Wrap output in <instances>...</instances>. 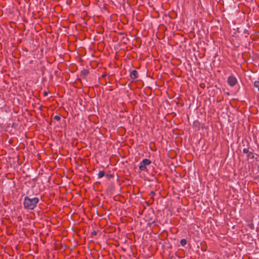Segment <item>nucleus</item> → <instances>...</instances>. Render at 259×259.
Instances as JSON below:
<instances>
[{
  "label": "nucleus",
  "instance_id": "nucleus-8",
  "mask_svg": "<svg viewBox=\"0 0 259 259\" xmlns=\"http://www.w3.org/2000/svg\"><path fill=\"white\" fill-rule=\"evenodd\" d=\"M243 152L244 153H247L248 152V149L247 148H244L243 149Z\"/></svg>",
  "mask_w": 259,
  "mask_h": 259
},
{
  "label": "nucleus",
  "instance_id": "nucleus-2",
  "mask_svg": "<svg viewBox=\"0 0 259 259\" xmlns=\"http://www.w3.org/2000/svg\"><path fill=\"white\" fill-rule=\"evenodd\" d=\"M151 161L148 159H144L139 164V168L141 171H146L147 166L150 165Z\"/></svg>",
  "mask_w": 259,
  "mask_h": 259
},
{
  "label": "nucleus",
  "instance_id": "nucleus-5",
  "mask_svg": "<svg viewBox=\"0 0 259 259\" xmlns=\"http://www.w3.org/2000/svg\"><path fill=\"white\" fill-rule=\"evenodd\" d=\"M105 173L103 171H100L98 174V177L99 178H101L104 177Z\"/></svg>",
  "mask_w": 259,
  "mask_h": 259
},
{
  "label": "nucleus",
  "instance_id": "nucleus-1",
  "mask_svg": "<svg viewBox=\"0 0 259 259\" xmlns=\"http://www.w3.org/2000/svg\"><path fill=\"white\" fill-rule=\"evenodd\" d=\"M39 199L37 197L30 198L26 196L24 199L23 205L25 208L33 209L38 203Z\"/></svg>",
  "mask_w": 259,
  "mask_h": 259
},
{
  "label": "nucleus",
  "instance_id": "nucleus-6",
  "mask_svg": "<svg viewBox=\"0 0 259 259\" xmlns=\"http://www.w3.org/2000/svg\"><path fill=\"white\" fill-rule=\"evenodd\" d=\"M254 86L255 88L257 89L258 91L259 92V81H254Z\"/></svg>",
  "mask_w": 259,
  "mask_h": 259
},
{
  "label": "nucleus",
  "instance_id": "nucleus-9",
  "mask_svg": "<svg viewBox=\"0 0 259 259\" xmlns=\"http://www.w3.org/2000/svg\"><path fill=\"white\" fill-rule=\"evenodd\" d=\"M251 154L252 155V153H249V154H248V156H250V155Z\"/></svg>",
  "mask_w": 259,
  "mask_h": 259
},
{
  "label": "nucleus",
  "instance_id": "nucleus-7",
  "mask_svg": "<svg viewBox=\"0 0 259 259\" xmlns=\"http://www.w3.org/2000/svg\"><path fill=\"white\" fill-rule=\"evenodd\" d=\"M181 244L182 246H184L187 244V240L185 239H183L181 240Z\"/></svg>",
  "mask_w": 259,
  "mask_h": 259
},
{
  "label": "nucleus",
  "instance_id": "nucleus-3",
  "mask_svg": "<svg viewBox=\"0 0 259 259\" xmlns=\"http://www.w3.org/2000/svg\"><path fill=\"white\" fill-rule=\"evenodd\" d=\"M227 82L230 86L234 87L237 82V80L236 77L231 75L228 78Z\"/></svg>",
  "mask_w": 259,
  "mask_h": 259
},
{
  "label": "nucleus",
  "instance_id": "nucleus-4",
  "mask_svg": "<svg viewBox=\"0 0 259 259\" xmlns=\"http://www.w3.org/2000/svg\"><path fill=\"white\" fill-rule=\"evenodd\" d=\"M138 72L136 70H133L131 72V77L133 79H136L138 77Z\"/></svg>",
  "mask_w": 259,
  "mask_h": 259
}]
</instances>
